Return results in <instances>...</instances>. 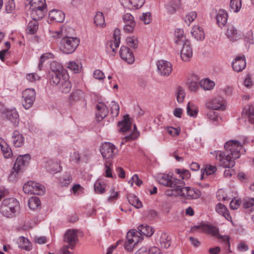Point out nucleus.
<instances>
[{
	"label": "nucleus",
	"instance_id": "f257e3e1",
	"mask_svg": "<svg viewBox=\"0 0 254 254\" xmlns=\"http://www.w3.org/2000/svg\"><path fill=\"white\" fill-rule=\"evenodd\" d=\"M225 152L219 150L214 151L211 154L215 156L220 165L223 167L232 168L235 166V160L238 159L243 150V146L240 142L232 140H229L224 144Z\"/></svg>",
	"mask_w": 254,
	"mask_h": 254
},
{
	"label": "nucleus",
	"instance_id": "f03ea898",
	"mask_svg": "<svg viewBox=\"0 0 254 254\" xmlns=\"http://www.w3.org/2000/svg\"><path fill=\"white\" fill-rule=\"evenodd\" d=\"M137 229L136 231H135V230H130L127 233V241L124 244V246L127 251H131L135 246L142 239L137 234L141 236L150 237L154 233L152 228L146 224L140 225Z\"/></svg>",
	"mask_w": 254,
	"mask_h": 254
},
{
	"label": "nucleus",
	"instance_id": "7ed1b4c3",
	"mask_svg": "<svg viewBox=\"0 0 254 254\" xmlns=\"http://www.w3.org/2000/svg\"><path fill=\"white\" fill-rule=\"evenodd\" d=\"M64 28L55 32L53 37L61 38L63 37L60 42V49L61 51L66 54L72 53L78 46L80 40L76 37H66L63 35Z\"/></svg>",
	"mask_w": 254,
	"mask_h": 254
},
{
	"label": "nucleus",
	"instance_id": "20e7f679",
	"mask_svg": "<svg viewBox=\"0 0 254 254\" xmlns=\"http://www.w3.org/2000/svg\"><path fill=\"white\" fill-rule=\"evenodd\" d=\"M182 183L180 187L177 189H172L171 193H169V190L167 191L168 195H179L187 199H196L201 195V192L197 189L191 187H184L185 183L181 180Z\"/></svg>",
	"mask_w": 254,
	"mask_h": 254
},
{
	"label": "nucleus",
	"instance_id": "39448f33",
	"mask_svg": "<svg viewBox=\"0 0 254 254\" xmlns=\"http://www.w3.org/2000/svg\"><path fill=\"white\" fill-rule=\"evenodd\" d=\"M19 208V202L15 198H8L2 201L0 207V212L5 217H12Z\"/></svg>",
	"mask_w": 254,
	"mask_h": 254
},
{
	"label": "nucleus",
	"instance_id": "423d86ee",
	"mask_svg": "<svg viewBox=\"0 0 254 254\" xmlns=\"http://www.w3.org/2000/svg\"><path fill=\"white\" fill-rule=\"evenodd\" d=\"M67 74L66 69L63 65L56 61L52 62L50 64L49 71V82L50 84H57L59 82V78Z\"/></svg>",
	"mask_w": 254,
	"mask_h": 254
},
{
	"label": "nucleus",
	"instance_id": "0eeeda50",
	"mask_svg": "<svg viewBox=\"0 0 254 254\" xmlns=\"http://www.w3.org/2000/svg\"><path fill=\"white\" fill-rule=\"evenodd\" d=\"M158 182L164 186L169 187L173 189H177L182 184L180 179L172 178L169 175L165 174H159L157 177Z\"/></svg>",
	"mask_w": 254,
	"mask_h": 254
},
{
	"label": "nucleus",
	"instance_id": "6e6552de",
	"mask_svg": "<svg viewBox=\"0 0 254 254\" xmlns=\"http://www.w3.org/2000/svg\"><path fill=\"white\" fill-rule=\"evenodd\" d=\"M23 190L28 194L42 195L44 193V186L33 181H29L25 184Z\"/></svg>",
	"mask_w": 254,
	"mask_h": 254
},
{
	"label": "nucleus",
	"instance_id": "1a4fd4ad",
	"mask_svg": "<svg viewBox=\"0 0 254 254\" xmlns=\"http://www.w3.org/2000/svg\"><path fill=\"white\" fill-rule=\"evenodd\" d=\"M22 105L25 109H29L36 99V92L33 88H27L22 92Z\"/></svg>",
	"mask_w": 254,
	"mask_h": 254
},
{
	"label": "nucleus",
	"instance_id": "9d476101",
	"mask_svg": "<svg viewBox=\"0 0 254 254\" xmlns=\"http://www.w3.org/2000/svg\"><path fill=\"white\" fill-rule=\"evenodd\" d=\"M100 151L104 159L110 160L116 154L117 149L113 144L105 142L102 144Z\"/></svg>",
	"mask_w": 254,
	"mask_h": 254
},
{
	"label": "nucleus",
	"instance_id": "9b49d317",
	"mask_svg": "<svg viewBox=\"0 0 254 254\" xmlns=\"http://www.w3.org/2000/svg\"><path fill=\"white\" fill-rule=\"evenodd\" d=\"M157 235L156 243L158 247L163 249H167L170 246L171 239L167 233L158 232Z\"/></svg>",
	"mask_w": 254,
	"mask_h": 254
},
{
	"label": "nucleus",
	"instance_id": "f8f14e48",
	"mask_svg": "<svg viewBox=\"0 0 254 254\" xmlns=\"http://www.w3.org/2000/svg\"><path fill=\"white\" fill-rule=\"evenodd\" d=\"M59 82L57 84H51L53 86H58L59 89L63 93H68L71 90V84L69 80V76L65 74L59 78Z\"/></svg>",
	"mask_w": 254,
	"mask_h": 254
},
{
	"label": "nucleus",
	"instance_id": "ddd939ff",
	"mask_svg": "<svg viewBox=\"0 0 254 254\" xmlns=\"http://www.w3.org/2000/svg\"><path fill=\"white\" fill-rule=\"evenodd\" d=\"M206 108L211 110H224L226 108L225 101L222 97H217L206 104Z\"/></svg>",
	"mask_w": 254,
	"mask_h": 254
},
{
	"label": "nucleus",
	"instance_id": "4468645a",
	"mask_svg": "<svg viewBox=\"0 0 254 254\" xmlns=\"http://www.w3.org/2000/svg\"><path fill=\"white\" fill-rule=\"evenodd\" d=\"M157 70L162 76H169L172 71V64L166 61L160 60L157 63Z\"/></svg>",
	"mask_w": 254,
	"mask_h": 254
},
{
	"label": "nucleus",
	"instance_id": "2eb2a0df",
	"mask_svg": "<svg viewBox=\"0 0 254 254\" xmlns=\"http://www.w3.org/2000/svg\"><path fill=\"white\" fill-rule=\"evenodd\" d=\"M64 241L69 244V247L73 249L78 241L76 232L74 230H68L64 235Z\"/></svg>",
	"mask_w": 254,
	"mask_h": 254
},
{
	"label": "nucleus",
	"instance_id": "dca6fc26",
	"mask_svg": "<svg viewBox=\"0 0 254 254\" xmlns=\"http://www.w3.org/2000/svg\"><path fill=\"white\" fill-rule=\"evenodd\" d=\"M183 48L181 51V57L184 62L190 61L192 56V49L190 45L189 41L183 43Z\"/></svg>",
	"mask_w": 254,
	"mask_h": 254
},
{
	"label": "nucleus",
	"instance_id": "f3484780",
	"mask_svg": "<svg viewBox=\"0 0 254 254\" xmlns=\"http://www.w3.org/2000/svg\"><path fill=\"white\" fill-rule=\"evenodd\" d=\"M120 54L121 58L128 64H132L134 61L133 52L127 47L122 46L120 49Z\"/></svg>",
	"mask_w": 254,
	"mask_h": 254
},
{
	"label": "nucleus",
	"instance_id": "a211bd4d",
	"mask_svg": "<svg viewBox=\"0 0 254 254\" xmlns=\"http://www.w3.org/2000/svg\"><path fill=\"white\" fill-rule=\"evenodd\" d=\"M97 112L96 118L98 122L101 121L108 114V109L107 106L103 103L99 102L96 105Z\"/></svg>",
	"mask_w": 254,
	"mask_h": 254
},
{
	"label": "nucleus",
	"instance_id": "6ab92c4d",
	"mask_svg": "<svg viewBox=\"0 0 254 254\" xmlns=\"http://www.w3.org/2000/svg\"><path fill=\"white\" fill-rule=\"evenodd\" d=\"M246 66L244 56L237 57L232 64L233 69L237 72L242 71Z\"/></svg>",
	"mask_w": 254,
	"mask_h": 254
},
{
	"label": "nucleus",
	"instance_id": "aec40b11",
	"mask_svg": "<svg viewBox=\"0 0 254 254\" xmlns=\"http://www.w3.org/2000/svg\"><path fill=\"white\" fill-rule=\"evenodd\" d=\"M49 18L53 22H63L64 20L65 15L61 10L52 9L49 12Z\"/></svg>",
	"mask_w": 254,
	"mask_h": 254
},
{
	"label": "nucleus",
	"instance_id": "412c9836",
	"mask_svg": "<svg viewBox=\"0 0 254 254\" xmlns=\"http://www.w3.org/2000/svg\"><path fill=\"white\" fill-rule=\"evenodd\" d=\"M45 6H41V7L29 9L30 14L32 20L38 21L42 19L45 15Z\"/></svg>",
	"mask_w": 254,
	"mask_h": 254
},
{
	"label": "nucleus",
	"instance_id": "4be33fe9",
	"mask_svg": "<svg viewBox=\"0 0 254 254\" xmlns=\"http://www.w3.org/2000/svg\"><path fill=\"white\" fill-rule=\"evenodd\" d=\"M30 159V156L28 154L20 155L17 157L14 166L15 168L17 167V168H18V169H20V170H21L25 165L28 164Z\"/></svg>",
	"mask_w": 254,
	"mask_h": 254
},
{
	"label": "nucleus",
	"instance_id": "5701e85b",
	"mask_svg": "<svg viewBox=\"0 0 254 254\" xmlns=\"http://www.w3.org/2000/svg\"><path fill=\"white\" fill-rule=\"evenodd\" d=\"M131 122L129 115H126L124 117V119L118 123V126L120 127V131L126 132L131 128Z\"/></svg>",
	"mask_w": 254,
	"mask_h": 254
},
{
	"label": "nucleus",
	"instance_id": "b1692460",
	"mask_svg": "<svg viewBox=\"0 0 254 254\" xmlns=\"http://www.w3.org/2000/svg\"><path fill=\"white\" fill-rule=\"evenodd\" d=\"M242 117L248 119L250 123L254 124V107L250 105L246 106L242 112Z\"/></svg>",
	"mask_w": 254,
	"mask_h": 254
},
{
	"label": "nucleus",
	"instance_id": "393cba45",
	"mask_svg": "<svg viewBox=\"0 0 254 254\" xmlns=\"http://www.w3.org/2000/svg\"><path fill=\"white\" fill-rule=\"evenodd\" d=\"M12 142L15 147H20L24 144V137L18 131L15 130L12 133Z\"/></svg>",
	"mask_w": 254,
	"mask_h": 254
},
{
	"label": "nucleus",
	"instance_id": "a878e982",
	"mask_svg": "<svg viewBox=\"0 0 254 254\" xmlns=\"http://www.w3.org/2000/svg\"><path fill=\"white\" fill-rule=\"evenodd\" d=\"M217 23L220 27L225 25L228 19L227 12L223 9H219L216 16Z\"/></svg>",
	"mask_w": 254,
	"mask_h": 254
},
{
	"label": "nucleus",
	"instance_id": "bb28decb",
	"mask_svg": "<svg viewBox=\"0 0 254 254\" xmlns=\"http://www.w3.org/2000/svg\"><path fill=\"white\" fill-rule=\"evenodd\" d=\"M216 211L221 214L224 216L228 221H232V217L229 214L227 207L221 203H218L215 206Z\"/></svg>",
	"mask_w": 254,
	"mask_h": 254
},
{
	"label": "nucleus",
	"instance_id": "cd10ccee",
	"mask_svg": "<svg viewBox=\"0 0 254 254\" xmlns=\"http://www.w3.org/2000/svg\"><path fill=\"white\" fill-rule=\"evenodd\" d=\"M6 117L14 126H17L18 125L19 122V115L15 109L8 111L6 112Z\"/></svg>",
	"mask_w": 254,
	"mask_h": 254
},
{
	"label": "nucleus",
	"instance_id": "c85d7f7f",
	"mask_svg": "<svg viewBox=\"0 0 254 254\" xmlns=\"http://www.w3.org/2000/svg\"><path fill=\"white\" fill-rule=\"evenodd\" d=\"M202 229L205 232L211 234L216 238L219 235V228L215 226L204 224L202 226Z\"/></svg>",
	"mask_w": 254,
	"mask_h": 254
},
{
	"label": "nucleus",
	"instance_id": "c756f323",
	"mask_svg": "<svg viewBox=\"0 0 254 254\" xmlns=\"http://www.w3.org/2000/svg\"><path fill=\"white\" fill-rule=\"evenodd\" d=\"M84 93L81 90L77 89L73 91L69 96V101L72 104L79 101L83 97Z\"/></svg>",
	"mask_w": 254,
	"mask_h": 254
},
{
	"label": "nucleus",
	"instance_id": "7c9ffc66",
	"mask_svg": "<svg viewBox=\"0 0 254 254\" xmlns=\"http://www.w3.org/2000/svg\"><path fill=\"white\" fill-rule=\"evenodd\" d=\"M0 146L4 157L6 158L10 157L12 155V150L4 140L1 138H0Z\"/></svg>",
	"mask_w": 254,
	"mask_h": 254
},
{
	"label": "nucleus",
	"instance_id": "2f4dec72",
	"mask_svg": "<svg viewBox=\"0 0 254 254\" xmlns=\"http://www.w3.org/2000/svg\"><path fill=\"white\" fill-rule=\"evenodd\" d=\"M191 33L197 40H201L204 38V33L202 28L199 26H194Z\"/></svg>",
	"mask_w": 254,
	"mask_h": 254
},
{
	"label": "nucleus",
	"instance_id": "473e14b6",
	"mask_svg": "<svg viewBox=\"0 0 254 254\" xmlns=\"http://www.w3.org/2000/svg\"><path fill=\"white\" fill-rule=\"evenodd\" d=\"M175 42L178 45H182L186 41H189L187 40L186 37L184 36L183 30L181 29H177L175 33Z\"/></svg>",
	"mask_w": 254,
	"mask_h": 254
},
{
	"label": "nucleus",
	"instance_id": "72a5a7b5",
	"mask_svg": "<svg viewBox=\"0 0 254 254\" xmlns=\"http://www.w3.org/2000/svg\"><path fill=\"white\" fill-rule=\"evenodd\" d=\"M66 67L74 73H78L81 71L82 66L80 63L71 61L66 64Z\"/></svg>",
	"mask_w": 254,
	"mask_h": 254
},
{
	"label": "nucleus",
	"instance_id": "f704fd0d",
	"mask_svg": "<svg viewBox=\"0 0 254 254\" xmlns=\"http://www.w3.org/2000/svg\"><path fill=\"white\" fill-rule=\"evenodd\" d=\"M94 23L97 26L104 27L105 26L104 16L102 12L98 11L94 18Z\"/></svg>",
	"mask_w": 254,
	"mask_h": 254
},
{
	"label": "nucleus",
	"instance_id": "c9c22d12",
	"mask_svg": "<svg viewBox=\"0 0 254 254\" xmlns=\"http://www.w3.org/2000/svg\"><path fill=\"white\" fill-rule=\"evenodd\" d=\"M214 86V82L207 78L201 80L200 81V86L204 90H212Z\"/></svg>",
	"mask_w": 254,
	"mask_h": 254
},
{
	"label": "nucleus",
	"instance_id": "e433bc0d",
	"mask_svg": "<svg viewBox=\"0 0 254 254\" xmlns=\"http://www.w3.org/2000/svg\"><path fill=\"white\" fill-rule=\"evenodd\" d=\"M18 243L19 244V248L20 249L27 251H29L31 249L29 240L24 237H20L18 239Z\"/></svg>",
	"mask_w": 254,
	"mask_h": 254
},
{
	"label": "nucleus",
	"instance_id": "4c0bfd02",
	"mask_svg": "<svg viewBox=\"0 0 254 254\" xmlns=\"http://www.w3.org/2000/svg\"><path fill=\"white\" fill-rule=\"evenodd\" d=\"M216 167L214 166H206L205 168H204L203 169H201V174L200 177V180L203 179L204 176L205 174L206 175V176L212 175L216 171Z\"/></svg>",
	"mask_w": 254,
	"mask_h": 254
},
{
	"label": "nucleus",
	"instance_id": "58836bf2",
	"mask_svg": "<svg viewBox=\"0 0 254 254\" xmlns=\"http://www.w3.org/2000/svg\"><path fill=\"white\" fill-rule=\"evenodd\" d=\"M45 0H29L28 4L26 5L27 7L29 6V9H33L35 8L41 7V6H45Z\"/></svg>",
	"mask_w": 254,
	"mask_h": 254
},
{
	"label": "nucleus",
	"instance_id": "ea45409f",
	"mask_svg": "<svg viewBox=\"0 0 254 254\" xmlns=\"http://www.w3.org/2000/svg\"><path fill=\"white\" fill-rule=\"evenodd\" d=\"M38 21L34 20L30 21L27 26V32L32 35L35 34L38 29Z\"/></svg>",
	"mask_w": 254,
	"mask_h": 254
},
{
	"label": "nucleus",
	"instance_id": "a19ab883",
	"mask_svg": "<svg viewBox=\"0 0 254 254\" xmlns=\"http://www.w3.org/2000/svg\"><path fill=\"white\" fill-rule=\"evenodd\" d=\"M129 203L136 208H140L142 204L139 198L135 195H130L127 198Z\"/></svg>",
	"mask_w": 254,
	"mask_h": 254
},
{
	"label": "nucleus",
	"instance_id": "79ce46f5",
	"mask_svg": "<svg viewBox=\"0 0 254 254\" xmlns=\"http://www.w3.org/2000/svg\"><path fill=\"white\" fill-rule=\"evenodd\" d=\"M242 6L241 0H231L230 7L231 10L234 12H238Z\"/></svg>",
	"mask_w": 254,
	"mask_h": 254
},
{
	"label": "nucleus",
	"instance_id": "37998d69",
	"mask_svg": "<svg viewBox=\"0 0 254 254\" xmlns=\"http://www.w3.org/2000/svg\"><path fill=\"white\" fill-rule=\"evenodd\" d=\"M41 204V202L39 197L37 196L32 197L28 201L29 207L31 209H35Z\"/></svg>",
	"mask_w": 254,
	"mask_h": 254
},
{
	"label": "nucleus",
	"instance_id": "c03bdc74",
	"mask_svg": "<svg viewBox=\"0 0 254 254\" xmlns=\"http://www.w3.org/2000/svg\"><path fill=\"white\" fill-rule=\"evenodd\" d=\"M187 112L190 116L195 117L198 113V110L193 104L189 102L187 108Z\"/></svg>",
	"mask_w": 254,
	"mask_h": 254
},
{
	"label": "nucleus",
	"instance_id": "a18cd8bd",
	"mask_svg": "<svg viewBox=\"0 0 254 254\" xmlns=\"http://www.w3.org/2000/svg\"><path fill=\"white\" fill-rule=\"evenodd\" d=\"M215 110H211L208 111L206 114L208 119L213 122H218L221 120V118L218 116L217 113L214 111Z\"/></svg>",
	"mask_w": 254,
	"mask_h": 254
},
{
	"label": "nucleus",
	"instance_id": "49530a36",
	"mask_svg": "<svg viewBox=\"0 0 254 254\" xmlns=\"http://www.w3.org/2000/svg\"><path fill=\"white\" fill-rule=\"evenodd\" d=\"M72 181V177L69 174H66L60 179V183L63 186H67Z\"/></svg>",
	"mask_w": 254,
	"mask_h": 254
},
{
	"label": "nucleus",
	"instance_id": "de8ad7c7",
	"mask_svg": "<svg viewBox=\"0 0 254 254\" xmlns=\"http://www.w3.org/2000/svg\"><path fill=\"white\" fill-rule=\"evenodd\" d=\"M111 113L113 117H117L119 114L120 107L115 101H112L110 104Z\"/></svg>",
	"mask_w": 254,
	"mask_h": 254
},
{
	"label": "nucleus",
	"instance_id": "09e8293b",
	"mask_svg": "<svg viewBox=\"0 0 254 254\" xmlns=\"http://www.w3.org/2000/svg\"><path fill=\"white\" fill-rule=\"evenodd\" d=\"M127 45L130 47L136 49L138 47V40L137 38L134 36L128 37L126 39Z\"/></svg>",
	"mask_w": 254,
	"mask_h": 254
},
{
	"label": "nucleus",
	"instance_id": "8fccbe9b",
	"mask_svg": "<svg viewBox=\"0 0 254 254\" xmlns=\"http://www.w3.org/2000/svg\"><path fill=\"white\" fill-rule=\"evenodd\" d=\"M94 190L97 193L102 194L105 191V184L97 181L94 184Z\"/></svg>",
	"mask_w": 254,
	"mask_h": 254
},
{
	"label": "nucleus",
	"instance_id": "3c124183",
	"mask_svg": "<svg viewBox=\"0 0 254 254\" xmlns=\"http://www.w3.org/2000/svg\"><path fill=\"white\" fill-rule=\"evenodd\" d=\"M176 94L177 101L180 103H182L185 97V92L182 87L179 86L177 88Z\"/></svg>",
	"mask_w": 254,
	"mask_h": 254
},
{
	"label": "nucleus",
	"instance_id": "603ef678",
	"mask_svg": "<svg viewBox=\"0 0 254 254\" xmlns=\"http://www.w3.org/2000/svg\"><path fill=\"white\" fill-rule=\"evenodd\" d=\"M197 14L195 11H191L189 12L185 18V22L189 26L196 17Z\"/></svg>",
	"mask_w": 254,
	"mask_h": 254
},
{
	"label": "nucleus",
	"instance_id": "864d4df0",
	"mask_svg": "<svg viewBox=\"0 0 254 254\" xmlns=\"http://www.w3.org/2000/svg\"><path fill=\"white\" fill-rule=\"evenodd\" d=\"M20 169H18V168L14 167L13 166V167L12 168L10 173L9 174L8 176V180L10 181H14L16 180V179L18 177V173L20 171Z\"/></svg>",
	"mask_w": 254,
	"mask_h": 254
},
{
	"label": "nucleus",
	"instance_id": "5fc2aeb1",
	"mask_svg": "<svg viewBox=\"0 0 254 254\" xmlns=\"http://www.w3.org/2000/svg\"><path fill=\"white\" fill-rule=\"evenodd\" d=\"M120 30L116 28L114 32V42H115V47H119L120 44Z\"/></svg>",
	"mask_w": 254,
	"mask_h": 254
},
{
	"label": "nucleus",
	"instance_id": "6e6d98bb",
	"mask_svg": "<svg viewBox=\"0 0 254 254\" xmlns=\"http://www.w3.org/2000/svg\"><path fill=\"white\" fill-rule=\"evenodd\" d=\"M189 89L191 92H196L200 86V82L191 80L188 83Z\"/></svg>",
	"mask_w": 254,
	"mask_h": 254
},
{
	"label": "nucleus",
	"instance_id": "4d7b16f0",
	"mask_svg": "<svg viewBox=\"0 0 254 254\" xmlns=\"http://www.w3.org/2000/svg\"><path fill=\"white\" fill-rule=\"evenodd\" d=\"M176 172L180 174V177L182 178V180L183 181L184 179H187L189 178L190 176V172L187 170H181L180 169H176Z\"/></svg>",
	"mask_w": 254,
	"mask_h": 254
},
{
	"label": "nucleus",
	"instance_id": "13d9d810",
	"mask_svg": "<svg viewBox=\"0 0 254 254\" xmlns=\"http://www.w3.org/2000/svg\"><path fill=\"white\" fill-rule=\"evenodd\" d=\"M15 7V4L13 0L8 1L5 3V10L7 13L12 12Z\"/></svg>",
	"mask_w": 254,
	"mask_h": 254
},
{
	"label": "nucleus",
	"instance_id": "bf43d9fd",
	"mask_svg": "<svg viewBox=\"0 0 254 254\" xmlns=\"http://www.w3.org/2000/svg\"><path fill=\"white\" fill-rule=\"evenodd\" d=\"M110 165L111 163L110 161H107L105 163L106 177L108 178H113L112 169L110 167Z\"/></svg>",
	"mask_w": 254,
	"mask_h": 254
},
{
	"label": "nucleus",
	"instance_id": "052dcab7",
	"mask_svg": "<svg viewBox=\"0 0 254 254\" xmlns=\"http://www.w3.org/2000/svg\"><path fill=\"white\" fill-rule=\"evenodd\" d=\"M131 4L136 8H139L142 6L145 2V0H130Z\"/></svg>",
	"mask_w": 254,
	"mask_h": 254
},
{
	"label": "nucleus",
	"instance_id": "680f3d73",
	"mask_svg": "<svg viewBox=\"0 0 254 254\" xmlns=\"http://www.w3.org/2000/svg\"><path fill=\"white\" fill-rule=\"evenodd\" d=\"M133 183L137 186H140L142 184V181L139 179L138 176L136 174L133 175L131 180L128 181V183H130L131 185H133Z\"/></svg>",
	"mask_w": 254,
	"mask_h": 254
},
{
	"label": "nucleus",
	"instance_id": "e2e57ef3",
	"mask_svg": "<svg viewBox=\"0 0 254 254\" xmlns=\"http://www.w3.org/2000/svg\"><path fill=\"white\" fill-rule=\"evenodd\" d=\"M139 135V133L137 131H133L130 134L126 136L123 139L125 140V141H129L135 139Z\"/></svg>",
	"mask_w": 254,
	"mask_h": 254
},
{
	"label": "nucleus",
	"instance_id": "0e129e2a",
	"mask_svg": "<svg viewBox=\"0 0 254 254\" xmlns=\"http://www.w3.org/2000/svg\"><path fill=\"white\" fill-rule=\"evenodd\" d=\"M118 47H115V42H114V41H111L107 43L106 49L108 52H112L113 53H115Z\"/></svg>",
	"mask_w": 254,
	"mask_h": 254
},
{
	"label": "nucleus",
	"instance_id": "69168bd1",
	"mask_svg": "<svg viewBox=\"0 0 254 254\" xmlns=\"http://www.w3.org/2000/svg\"><path fill=\"white\" fill-rule=\"evenodd\" d=\"M123 19L124 22H129L130 23V22L131 23H135L134 17L131 14L129 13H125L123 15Z\"/></svg>",
	"mask_w": 254,
	"mask_h": 254
},
{
	"label": "nucleus",
	"instance_id": "338daca9",
	"mask_svg": "<svg viewBox=\"0 0 254 254\" xmlns=\"http://www.w3.org/2000/svg\"><path fill=\"white\" fill-rule=\"evenodd\" d=\"M218 239L221 240L225 244V247H230V237L228 236L227 235H219L217 237Z\"/></svg>",
	"mask_w": 254,
	"mask_h": 254
},
{
	"label": "nucleus",
	"instance_id": "774afa93",
	"mask_svg": "<svg viewBox=\"0 0 254 254\" xmlns=\"http://www.w3.org/2000/svg\"><path fill=\"white\" fill-rule=\"evenodd\" d=\"M150 13H143L140 16L141 20L143 21L145 24H148L150 22Z\"/></svg>",
	"mask_w": 254,
	"mask_h": 254
}]
</instances>
